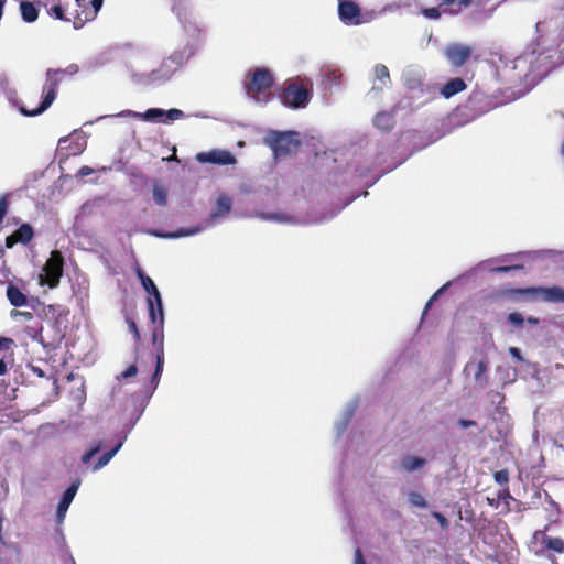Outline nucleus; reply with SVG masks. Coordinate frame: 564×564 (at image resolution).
Returning <instances> with one entry per match:
<instances>
[{"instance_id":"nucleus-16","label":"nucleus","mask_w":564,"mask_h":564,"mask_svg":"<svg viewBox=\"0 0 564 564\" xmlns=\"http://www.w3.org/2000/svg\"><path fill=\"white\" fill-rule=\"evenodd\" d=\"M473 0H441L440 8L443 9L444 14L458 15L463 8L470 7Z\"/></svg>"},{"instance_id":"nucleus-50","label":"nucleus","mask_w":564,"mask_h":564,"mask_svg":"<svg viewBox=\"0 0 564 564\" xmlns=\"http://www.w3.org/2000/svg\"><path fill=\"white\" fill-rule=\"evenodd\" d=\"M0 541H2V518L0 517Z\"/></svg>"},{"instance_id":"nucleus-9","label":"nucleus","mask_w":564,"mask_h":564,"mask_svg":"<svg viewBox=\"0 0 564 564\" xmlns=\"http://www.w3.org/2000/svg\"><path fill=\"white\" fill-rule=\"evenodd\" d=\"M445 56L455 67H462L471 56V48L463 44H451L445 48Z\"/></svg>"},{"instance_id":"nucleus-46","label":"nucleus","mask_w":564,"mask_h":564,"mask_svg":"<svg viewBox=\"0 0 564 564\" xmlns=\"http://www.w3.org/2000/svg\"><path fill=\"white\" fill-rule=\"evenodd\" d=\"M8 371L7 364L3 360V357L0 358V376L6 375Z\"/></svg>"},{"instance_id":"nucleus-42","label":"nucleus","mask_w":564,"mask_h":564,"mask_svg":"<svg viewBox=\"0 0 564 564\" xmlns=\"http://www.w3.org/2000/svg\"><path fill=\"white\" fill-rule=\"evenodd\" d=\"M458 424L463 427V429H468V427H471V426H476V422L475 421H471V420H466V419H460Z\"/></svg>"},{"instance_id":"nucleus-43","label":"nucleus","mask_w":564,"mask_h":564,"mask_svg":"<svg viewBox=\"0 0 564 564\" xmlns=\"http://www.w3.org/2000/svg\"><path fill=\"white\" fill-rule=\"evenodd\" d=\"M509 352L511 356H513L514 358H517L518 360H522V356H521V351L519 348L517 347H510L509 348Z\"/></svg>"},{"instance_id":"nucleus-45","label":"nucleus","mask_w":564,"mask_h":564,"mask_svg":"<svg viewBox=\"0 0 564 564\" xmlns=\"http://www.w3.org/2000/svg\"><path fill=\"white\" fill-rule=\"evenodd\" d=\"M91 173H93V169L89 166H83V167H80V170L78 172V174L80 176H87V175H90Z\"/></svg>"},{"instance_id":"nucleus-47","label":"nucleus","mask_w":564,"mask_h":564,"mask_svg":"<svg viewBox=\"0 0 564 564\" xmlns=\"http://www.w3.org/2000/svg\"><path fill=\"white\" fill-rule=\"evenodd\" d=\"M15 314L21 315L25 319H32V317H33L32 313H30V312H17Z\"/></svg>"},{"instance_id":"nucleus-23","label":"nucleus","mask_w":564,"mask_h":564,"mask_svg":"<svg viewBox=\"0 0 564 564\" xmlns=\"http://www.w3.org/2000/svg\"><path fill=\"white\" fill-rule=\"evenodd\" d=\"M65 11L66 7L63 4L62 0H56V2L47 10V13L56 20L73 22V17H67Z\"/></svg>"},{"instance_id":"nucleus-31","label":"nucleus","mask_w":564,"mask_h":564,"mask_svg":"<svg viewBox=\"0 0 564 564\" xmlns=\"http://www.w3.org/2000/svg\"><path fill=\"white\" fill-rule=\"evenodd\" d=\"M408 499L409 502L414 507L425 508L427 506V502L424 499V497L416 491H411L408 496Z\"/></svg>"},{"instance_id":"nucleus-5","label":"nucleus","mask_w":564,"mask_h":564,"mask_svg":"<svg viewBox=\"0 0 564 564\" xmlns=\"http://www.w3.org/2000/svg\"><path fill=\"white\" fill-rule=\"evenodd\" d=\"M296 135V132L291 131H271L265 137L264 142L270 147L275 158L288 156L296 152L301 145Z\"/></svg>"},{"instance_id":"nucleus-38","label":"nucleus","mask_w":564,"mask_h":564,"mask_svg":"<svg viewBox=\"0 0 564 564\" xmlns=\"http://www.w3.org/2000/svg\"><path fill=\"white\" fill-rule=\"evenodd\" d=\"M100 448H101V446L99 444L94 446L93 448H90L88 452H86L82 456V462L84 464H87L96 454H98L100 452Z\"/></svg>"},{"instance_id":"nucleus-53","label":"nucleus","mask_w":564,"mask_h":564,"mask_svg":"<svg viewBox=\"0 0 564 564\" xmlns=\"http://www.w3.org/2000/svg\"><path fill=\"white\" fill-rule=\"evenodd\" d=\"M4 256V250L0 247V259L3 258Z\"/></svg>"},{"instance_id":"nucleus-22","label":"nucleus","mask_w":564,"mask_h":564,"mask_svg":"<svg viewBox=\"0 0 564 564\" xmlns=\"http://www.w3.org/2000/svg\"><path fill=\"white\" fill-rule=\"evenodd\" d=\"M152 185L153 199L155 204L162 207L166 206L169 198L167 188L160 181L156 180L153 181Z\"/></svg>"},{"instance_id":"nucleus-41","label":"nucleus","mask_w":564,"mask_h":564,"mask_svg":"<svg viewBox=\"0 0 564 564\" xmlns=\"http://www.w3.org/2000/svg\"><path fill=\"white\" fill-rule=\"evenodd\" d=\"M354 564H366L361 550L358 547L355 551Z\"/></svg>"},{"instance_id":"nucleus-27","label":"nucleus","mask_w":564,"mask_h":564,"mask_svg":"<svg viewBox=\"0 0 564 564\" xmlns=\"http://www.w3.org/2000/svg\"><path fill=\"white\" fill-rule=\"evenodd\" d=\"M135 116L142 118L144 121H161L165 116V110L150 108L143 113H135Z\"/></svg>"},{"instance_id":"nucleus-52","label":"nucleus","mask_w":564,"mask_h":564,"mask_svg":"<svg viewBox=\"0 0 564 564\" xmlns=\"http://www.w3.org/2000/svg\"><path fill=\"white\" fill-rule=\"evenodd\" d=\"M195 232H197V230H189V231L184 232L183 235H191V234H195Z\"/></svg>"},{"instance_id":"nucleus-37","label":"nucleus","mask_w":564,"mask_h":564,"mask_svg":"<svg viewBox=\"0 0 564 564\" xmlns=\"http://www.w3.org/2000/svg\"><path fill=\"white\" fill-rule=\"evenodd\" d=\"M508 321L514 325V326H518V327H521L524 323V318L522 317V315L520 313H517V312H513V313H510L508 315Z\"/></svg>"},{"instance_id":"nucleus-51","label":"nucleus","mask_w":564,"mask_h":564,"mask_svg":"<svg viewBox=\"0 0 564 564\" xmlns=\"http://www.w3.org/2000/svg\"><path fill=\"white\" fill-rule=\"evenodd\" d=\"M76 4L78 7H82L83 6V2H85V0H75Z\"/></svg>"},{"instance_id":"nucleus-33","label":"nucleus","mask_w":564,"mask_h":564,"mask_svg":"<svg viewBox=\"0 0 564 564\" xmlns=\"http://www.w3.org/2000/svg\"><path fill=\"white\" fill-rule=\"evenodd\" d=\"M524 267L522 264H513V265H501L495 267L491 269L494 273H507L514 270H522Z\"/></svg>"},{"instance_id":"nucleus-48","label":"nucleus","mask_w":564,"mask_h":564,"mask_svg":"<svg viewBox=\"0 0 564 564\" xmlns=\"http://www.w3.org/2000/svg\"><path fill=\"white\" fill-rule=\"evenodd\" d=\"M172 59L180 64V63L184 62L185 57H183V56H173Z\"/></svg>"},{"instance_id":"nucleus-7","label":"nucleus","mask_w":564,"mask_h":564,"mask_svg":"<svg viewBox=\"0 0 564 564\" xmlns=\"http://www.w3.org/2000/svg\"><path fill=\"white\" fill-rule=\"evenodd\" d=\"M283 102L293 108H304L310 100V91L303 85L289 84L282 94Z\"/></svg>"},{"instance_id":"nucleus-40","label":"nucleus","mask_w":564,"mask_h":564,"mask_svg":"<svg viewBox=\"0 0 564 564\" xmlns=\"http://www.w3.org/2000/svg\"><path fill=\"white\" fill-rule=\"evenodd\" d=\"M13 344V339L9 337H0V349H9Z\"/></svg>"},{"instance_id":"nucleus-12","label":"nucleus","mask_w":564,"mask_h":564,"mask_svg":"<svg viewBox=\"0 0 564 564\" xmlns=\"http://www.w3.org/2000/svg\"><path fill=\"white\" fill-rule=\"evenodd\" d=\"M34 236L33 228L29 224H22L12 235L6 238V247L13 248L18 242L29 243Z\"/></svg>"},{"instance_id":"nucleus-29","label":"nucleus","mask_w":564,"mask_h":564,"mask_svg":"<svg viewBox=\"0 0 564 564\" xmlns=\"http://www.w3.org/2000/svg\"><path fill=\"white\" fill-rule=\"evenodd\" d=\"M375 76L382 86H388L390 84V74L389 69L383 64H378L375 66Z\"/></svg>"},{"instance_id":"nucleus-30","label":"nucleus","mask_w":564,"mask_h":564,"mask_svg":"<svg viewBox=\"0 0 564 564\" xmlns=\"http://www.w3.org/2000/svg\"><path fill=\"white\" fill-rule=\"evenodd\" d=\"M421 13L431 20H438L443 13V9L438 7L433 8H422Z\"/></svg>"},{"instance_id":"nucleus-49","label":"nucleus","mask_w":564,"mask_h":564,"mask_svg":"<svg viewBox=\"0 0 564 564\" xmlns=\"http://www.w3.org/2000/svg\"><path fill=\"white\" fill-rule=\"evenodd\" d=\"M528 323L536 325V324H539V319L535 317H529Z\"/></svg>"},{"instance_id":"nucleus-24","label":"nucleus","mask_w":564,"mask_h":564,"mask_svg":"<svg viewBox=\"0 0 564 564\" xmlns=\"http://www.w3.org/2000/svg\"><path fill=\"white\" fill-rule=\"evenodd\" d=\"M538 534H542L544 536L546 549L552 550V551H554L556 553H564V540L563 539L546 536L541 531H538L535 533V536Z\"/></svg>"},{"instance_id":"nucleus-4","label":"nucleus","mask_w":564,"mask_h":564,"mask_svg":"<svg viewBox=\"0 0 564 564\" xmlns=\"http://www.w3.org/2000/svg\"><path fill=\"white\" fill-rule=\"evenodd\" d=\"M137 274L142 283L143 289L149 294L147 304L149 318L153 325L152 330H164V313L161 294L153 280L145 275L141 269L137 270Z\"/></svg>"},{"instance_id":"nucleus-20","label":"nucleus","mask_w":564,"mask_h":564,"mask_svg":"<svg viewBox=\"0 0 564 564\" xmlns=\"http://www.w3.org/2000/svg\"><path fill=\"white\" fill-rule=\"evenodd\" d=\"M375 126L382 131H390L394 127V116L391 112L382 111L376 115Z\"/></svg>"},{"instance_id":"nucleus-26","label":"nucleus","mask_w":564,"mask_h":564,"mask_svg":"<svg viewBox=\"0 0 564 564\" xmlns=\"http://www.w3.org/2000/svg\"><path fill=\"white\" fill-rule=\"evenodd\" d=\"M122 443L119 442L113 448L109 449L108 452L104 453L97 460L96 465L94 466V470H98L106 466L110 459L116 455V453L120 449Z\"/></svg>"},{"instance_id":"nucleus-10","label":"nucleus","mask_w":564,"mask_h":564,"mask_svg":"<svg viewBox=\"0 0 564 564\" xmlns=\"http://www.w3.org/2000/svg\"><path fill=\"white\" fill-rule=\"evenodd\" d=\"M196 159L200 163H214L219 165H230L236 163V158L231 152L226 150L202 152L197 154Z\"/></svg>"},{"instance_id":"nucleus-18","label":"nucleus","mask_w":564,"mask_h":564,"mask_svg":"<svg viewBox=\"0 0 564 564\" xmlns=\"http://www.w3.org/2000/svg\"><path fill=\"white\" fill-rule=\"evenodd\" d=\"M20 12L23 21L26 23H33L39 18V8L28 0L20 2Z\"/></svg>"},{"instance_id":"nucleus-17","label":"nucleus","mask_w":564,"mask_h":564,"mask_svg":"<svg viewBox=\"0 0 564 564\" xmlns=\"http://www.w3.org/2000/svg\"><path fill=\"white\" fill-rule=\"evenodd\" d=\"M467 88L466 83L464 79L459 77H455L449 79L441 89L442 96L445 98H451L454 95L465 90Z\"/></svg>"},{"instance_id":"nucleus-6","label":"nucleus","mask_w":564,"mask_h":564,"mask_svg":"<svg viewBox=\"0 0 564 564\" xmlns=\"http://www.w3.org/2000/svg\"><path fill=\"white\" fill-rule=\"evenodd\" d=\"M64 271V257L61 251L53 250L43 267V274L40 275V284L50 289L58 286Z\"/></svg>"},{"instance_id":"nucleus-13","label":"nucleus","mask_w":564,"mask_h":564,"mask_svg":"<svg viewBox=\"0 0 564 564\" xmlns=\"http://www.w3.org/2000/svg\"><path fill=\"white\" fill-rule=\"evenodd\" d=\"M490 1L491 0H473V9L469 12V18L476 22L491 18L496 10V6H489Z\"/></svg>"},{"instance_id":"nucleus-8","label":"nucleus","mask_w":564,"mask_h":564,"mask_svg":"<svg viewBox=\"0 0 564 564\" xmlns=\"http://www.w3.org/2000/svg\"><path fill=\"white\" fill-rule=\"evenodd\" d=\"M152 345L155 351V370L151 378V384L155 389L164 367V330H152Z\"/></svg>"},{"instance_id":"nucleus-44","label":"nucleus","mask_w":564,"mask_h":564,"mask_svg":"<svg viewBox=\"0 0 564 564\" xmlns=\"http://www.w3.org/2000/svg\"><path fill=\"white\" fill-rule=\"evenodd\" d=\"M445 286H443L442 289H440L430 300L429 302L426 303L425 305V308H424V313H426V311L431 307L432 305V302L436 299V296L443 291Z\"/></svg>"},{"instance_id":"nucleus-28","label":"nucleus","mask_w":564,"mask_h":564,"mask_svg":"<svg viewBox=\"0 0 564 564\" xmlns=\"http://www.w3.org/2000/svg\"><path fill=\"white\" fill-rule=\"evenodd\" d=\"M476 372L474 375V378L479 383H487L488 382V376H487V368H488V361L486 359L480 360L476 366Z\"/></svg>"},{"instance_id":"nucleus-19","label":"nucleus","mask_w":564,"mask_h":564,"mask_svg":"<svg viewBox=\"0 0 564 564\" xmlns=\"http://www.w3.org/2000/svg\"><path fill=\"white\" fill-rule=\"evenodd\" d=\"M7 297L14 307L24 306L28 302L25 294L15 285L9 284L7 288Z\"/></svg>"},{"instance_id":"nucleus-39","label":"nucleus","mask_w":564,"mask_h":564,"mask_svg":"<svg viewBox=\"0 0 564 564\" xmlns=\"http://www.w3.org/2000/svg\"><path fill=\"white\" fill-rule=\"evenodd\" d=\"M432 516L437 520V522L442 529H444V530L448 529L449 522L444 514H442L441 512H437V511H433Z\"/></svg>"},{"instance_id":"nucleus-3","label":"nucleus","mask_w":564,"mask_h":564,"mask_svg":"<svg viewBox=\"0 0 564 564\" xmlns=\"http://www.w3.org/2000/svg\"><path fill=\"white\" fill-rule=\"evenodd\" d=\"M274 85L272 73L265 67H258L249 73V80L245 88L247 95L254 101L267 104L271 99V89Z\"/></svg>"},{"instance_id":"nucleus-14","label":"nucleus","mask_w":564,"mask_h":564,"mask_svg":"<svg viewBox=\"0 0 564 564\" xmlns=\"http://www.w3.org/2000/svg\"><path fill=\"white\" fill-rule=\"evenodd\" d=\"M104 0H91L93 10L85 9L82 12L75 10L73 14V25L76 30L84 26L87 21L95 19L98 11L100 10Z\"/></svg>"},{"instance_id":"nucleus-11","label":"nucleus","mask_w":564,"mask_h":564,"mask_svg":"<svg viewBox=\"0 0 564 564\" xmlns=\"http://www.w3.org/2000/svg\"><path fill=\"white\" fill-rule=\"evenodd\" d=\"M338 14L340 20L346 24H359L361 10L354 1L344 0L338 4Z\"/></svg>"},{"instance_id":"nucleus-21","label":"nucleus","mask_w":564,"mask_h":564,"mask_svg":"<svg viewBox=\"0 0 564 564\" xmlns=\"http://www.w3.org/2000/svg\"><path fill=\"white\" fill-rule=\"evenodd\" d=\"M425 464V458L406 455L402 457L400 462V467L405 471H414L416 469L424 467Z\"/></svg>"},{"instance_id":"nucleus-1","label":"nucleus","mask_w":564,"mask_h":564,"mask_svg":"<svg viewBox=\"0 0 564 564\" xmlns=\"http://www.w3.org/2000/svg\"><path fill=\"white\" fill-rule=\"evenodd\" d=\"M79 72L77 64H69L66 68H48L45 75V83L42 88L43 99L39 107L28 109L24 106L19 107V111L26 117H35L43 113L51 107L57 96L58 86L66 77H72Z\"/></svg>"},{"instance_id":"nucleus-25","label":"nucleus","mask_w":564,"mask_h":564,"mask_svg":"<svg viewBox=\"0 0 564 564\" xmlns=\"http://www.w3.org/2000/svg\"><path fill=\"white\" fill-rule=\"evenodd\" d=\"M231 210V198L229 196H219L216 202V212L213 213V216H219L225 213H229Z\"/></svg>"},{"instance_id":"nucleus-34","label":"nucleus","mask_w":564,"mask_h":564,"mask_svg":"<svg viewBox=\"0 0 564 564\" xmlns=\"http://www.w3.org/2000/svg\"><path fill=\"white\" fill-rule=\"evenodd\" d=\"M138 373V368L135 365H130L124 371H122L117 379L119 381L134 377Z\"/></svg>"},{"instance_id":"nucleus-2","label":"nucleus","mask_w":564,"mask_h":564,"mask_svg":"<svg viewBox=\"0 0 564 564\" xmlns=\"http://www.w3.org/2000/svg\"><path fill=\"white\" fill-rule=\"evenodd\" d=\"M492 297L530 296L533 300H540L549 303H564V289L557 285L550 288L530 286V288H509L501 289L492 293Z\"/></svg>"},{"instance_id":"nucleus-32","label":"nucleus","mask_w":564,"mask_h":564,"mask_svg":"<svg viewBox=\"0 0 564 564\" xmlns=\"http://www.w3.org/2000/svg\"><path fill=\"white\" fill-rule=\"evenodd\" d=\"M126 323L128 324V328H129L130 333L132 334L135 344H140L141 334H140V330H139L138 325L134 322V319L131 317H126Z\"/></svg>"},{"instance_id":"nucleus-35","label":"nucleus","mask_w":564,"mask_h":564,"mask_svg":"<svg viewBox=\"0 0 564 564\" xmlns=\"http://www.w3.org/2000/svg\"><path fill=\"white\" fill-rule=\"evenodd\" d=\"M167 120L175 121L184 117V112L180 109L173 108L165 111V116Z\"/></svg>"},{"instance_id":"nucleus-15","label":"nucleus","mask_w":564,"mask_h":564,"mask_svg":"<svg viewBox=\"0 0 564 564\" xmlns=\"http://www.w3.org/2000/svg\"><path fill=\"white\" fill-rule=\"evenodd\" d=\"M80 480L77 479L70 484V486L64 491L58 505H57V518L63 520L69 505L72 503L78 488Z\"/></svg>"},{"instance_id":"nucleus-36","label":"nucleus","mask_w":564,"mask_h":564,"mask_svg":"<svg viewBox=\"0 0 564 564\" xmlns=\"http://www.w3.org/2000/svg\"><path fill=\"white\" fill-rule=\"evenodd\" d=\"M495 480L501 485V486H505L508 484L509 481V474L506 469H502V470H498L495 473Z\"/></svg>"}]
</instances>
